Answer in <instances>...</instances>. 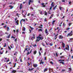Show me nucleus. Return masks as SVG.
Instances as JSON below:
<instances>
[{
    "label": "nucleus",
    "mask_w": 73,
    "mask_h": 73,
    "mask_svg": "<svg viewBox=\"0 0 73 73\" xmlns=\"http://www.w3.org/2000/svg\"><path fill=\"white\" fill-rule=\"evenodd\" d=\"M64 57V56H60V58H62Z\"/></svg>",
    "instance_id": "nucleus-48"
},
{
    "label": "nucleus",
    "mask_w": 73,
    "mask_h": 73,
    "mask_svg": "<svg viewBox=\"0 0 73 73\" xmlns=\"http://www.w3.org/2000/svg\"><path fill=\"white\" fill-rule=\"evenodd\" d=\"M30 15V13H29L27 15V16H29Z\"/></svg>",
    "instance_id": "nucleus-53"
},
{
    "label": "nucleus",
    "mask_w": 73,
    "mask_h": 73,
    "mask_svg": "<svg viewBox=\"0 0 73 73\" xmlns=\"http://www.w3.org/2000/svg\"><path fill=\"white\" fill-rule=\"evenodd\" d=\"M56 57H57V56H58V54H57V52L56 53Z\"/></svg>",
    "instance_id": "nucleus-47"
},
{
    "label": "nucleus",
    "mask_w": 73,
    "mask_h": 73,
    "mask_svg": "<svg viewBox=\"0 0 73 73\" xmlns=\"http://www.w3.org/2000/svg\"><path fill=\"white\" fill-rule=\"evenodd\" d=\"M29 1H31V3H33V0H29Z\"/></svg>",
    "instance_id": "nucleus-34"
},
{
    "label": "nucleus",
    "mask_w": 73,
    "mask_h": 73,
    "mask_svg": "<svg viewBox=\"0 0 73 73\" xmlns=\"http://www.w3.org/2000/svg\"><path fill=\"white\" fill-rule=\"evenodd\" d=\"M68 35H69V36H71L73 35L72 31H71L70 33L68 34Z\"/></svg>",
    "instance_id": "nucleus-8"
},
{
    "label": "nucleus",
    "mask_w": 73,
    "mask_h": 73,
    "mask_svg": "<svg viewBox=\"0 0 73 73\" xmlns=\"http://www.w3.org/2000/svg\"><path fill=\"white\" fill-rule=\"evenodd\" d=\"M71 24H72V23H70L68 24L69 26H70L71 25Z\"/></svg>",
    "instance_id": "nucleus-30"
},
{
    "label": "nucleus",
    "mask_w": 73,
    "mask_h": 73,
    "mask_svg": "<svg viewBox=\"0 0 73 73\" xmlns=\"http://www.w3.org/2000/svg\"><path fill=\"white\" fill-rule=\"evenodd\" d=\"M42 50V48L40 47V51H41V50Z\"/></svg>",
    "instance_id": "nucleus-52"
},
{
    "label": "nucleus",
    "mask_w": 73,
    "mask_h": 73,
    "mask_svg": "<svg viewBox=\"0 0 73 73\" xmlns=\"http://www.w3.org/2000/svg\"><path fill=\"white\" fill-rule=\"evenodd\" d=\"M37 46V45L36 44H34L33 45V46H34V47H36Z\"/></svg>",
    "instance_id": "nucleus-40"
},
{
    "label": "nucleus",
    "mask_w": 73,
    "mask_h": 73,
    "mask_svg": "<svg viewBox=\"0 0 73 73\" xmlns=\"http://www.w3.org/2000/svg\"><path fill=\"white\" fill-rule=\"evenodd\" d=\"M39 55L40 56H41V52H40V51H39Z\"/></svg>",
    "instance_id": "nucleus-51"
},
{
    "label": "nucleus",
    "mask_w": 73,
    "mask_h": 73,
    "mask_svg": "<svg viewBox=\"0 0 73 73\" xmlns=\"http://www.w3.org/2000/svg\"><path fill=\"white\" fill-rule=\"evenodd\" d=\"M15 42H17V39L16 38L15 39Z\"/></svg>",
    "instance_id": "nucleus-61"
},
{
    "label": "nucleus",
    "mask_w": 73,
    "mask_h": 73,
    "mask_svg": "<svg viewBox=\"0 0 73 73\" xmlns=\"http://www.w3.org/2000/svg\"><path fill=\"white\" fill-rule=\"evenodd\" d=\"M44 15L46 16V15H47V13H48L46 12V11H45L44 12Z\"/></svg>",
    "instance_id": "nucleus-27"
},
{
    "label": "nucleus",
    "mask_w": 73,
    "mask_h": 73,
    "mask_svg": "<svg viewBox=\"0 0 73 73\" xmlns=\"http://www.w3.org/2000/svg\"><path fill=\"white\" fill-rule=\"evenodd\" d=\"M59 64H62V65H65V63L63 62H59Z\"/></svg>",
    "instance_id": "nucleus-17"
},
{
    "label": "nucleus",
    "mask_w": 73,
    "mask_h": 73,
    "mask_svg": "<svg viewBox=\"0 0 73 73\" xmlns=\"http://www.w3.org/2000/svg\"><path fill=\"white\" fill-rule=\"evenodd\" d=\"M44 3H42L41 4L42 5V7H43L44 8H45L46 7V5H44Z\"/></svg>",
    "instance_id": "nucleus-9"
},
{
    "label": "nucleus",
    "mask_w": 73,
    "mask_h": 73,
    "mask_svg": "<svg viewBox=\"0 0 73 73\" xmlns=\"http://www.w3.org/2000/svg\"><path fill=\"white\" fill-rule=\"evenodd\" d=\"M10 29H9V27H7V31H9Z\"/></svg>",
    "instance_id": "nucleus-20"
},
{
    "label": "nucleus",
    "mask_w": 73,
    "mask_h": 73,
    "mask_svg": "<svg viewBox=\"0 0 73 73\" xmlns=\"http://www.w3.org/2000/svg\"><path fill=\"white\" fill-rule=\"evenodd\" d=\"M2 38H0V42H1V41H2Z\"/></svg>",
    "instance_id": "nucleus-59"
},
{
    "label": "nucleus",
    "mask_w": 73,
    "mask_h": 73,
    "mask_svg": "<svg viewBox=\"0 0 73 73\" xmlns=\"http://www.w3.org/2000/svg\"><path fill=\"white\" fill-rule=\"evenodd\" d=\"M37 53V51L35 50L33 54H36Z\"/></svg>",
    "instance_id": "nucleus-21"
},
{
    "label": "nucleus",
    "mask_w": 73,
    "mask_h": 73,
    "mask_svg": "<svg viewBox=\"0 0 73 73\" xmlns=\"http://www.w3.org/2000/svg\"><path fill=\"white\" fill-rule=\"evenodd\" d=\"M7 45L6 43H5L4 45V47H6V46H7Z\"/></svg>",
    "instance_id": "nucleus-37"
},
{
    "label": "nucleus",
    "mask_w": 73,
    "mask_h": 73,
    "mask_svg": "<svg viewBox=\"0 0 73 73\" xmlns=\"http://www.w3.org/2000/svg\"><path fill=\"white\" fill-rule=\"evenodd\" d=\"M52 9V7L51 6L50 7L49 10H51Z\"/></svg>",
    "instance_id": "nucleus-45"
},
{
    "label": "nucleus",
    "mask_w": 73,
    "mask_h": 73,
    "mask_svg": "<svg viewBox=\"0 0 73 73\" xmlns=\"http://www.w3.org/2000/svg\"><path fill=\"white\" fill-rule=\"evenodd\" d=\"M33 37H32L31 38V39L32 40V41H33V38L34 39H35V34H33Z\"/></svg>",
    "instance_id": "nucleus-6"
},
{
    "label": "nucleus",
    "mask_w": 73,
    "mask_h": 73,
    "mask_svg": "<svg viewBox=\"0 0 73 73\" xmlns=\"http://www.w3.org/2000/svg\"><path fill=\"white\" fill-rule=\"evenodd\" d=\"M45 71H48V69L46 68L44 69V72H45Z\"/></svg>",
    "instance_id": "nucleus-26"
},
{
    "label": "nucleus",
    "mask_w": 73,
    "mask_h": 73,
    "mask_svg": "<svg viewBox=\"0 0 73 73\" xmlns=\"http://www.w3.org/2000/svg\"><path fill=\"white\" fill-rule=\"evenodd\" d=\"M16 32L17 33H17L19 32V29H17V30Z\"/></svg>",
    "instance_id": "nucleus-50"
},
{
    "label": "nucleus",
    "mask_w": 73,
    "mask_h": 73,
    "mask_svg": "<svg viewBox=\"0 0 73 73\" xmlns=\"http://www.w3.org/2000/svg\"><path fill=\"white\" fill-rule=\"evenodd\" d=\"M30 50V48H26L24 51L23 52H25L26 50H27V51H29Z\"/></svg>",
    "instance_id": "nucleus-2"
},
{
    "label": "nucleus",
    "mask_w": 73,
    "mask_h": 73,
    "mask_svg": "<svg viewBox=\"0 0 73 73\" xmlns=\"http://www.w3.org/2000/svg\"><path fill=\"white\" fill-rule=\"evenodd\" d=\"M58 61H60V62L61 61L64 62V61H65V60H64V59H63V60L60 59V60H58Z\"/></svg>",
    "instance_id": "nucleus-19"
},
{
    "label": "nucleus",
    "mask_w": 73,
    "mask_h": 73,
    "mask_svg": "<svg viewBox=\"0 0 73 73\" xmlns=\"http://www.w3.org/2000/svg\"><path fill=\"white\" fill-rule=\"evenodd\" d=\"M47 21V20H46V18H45V19H44V21Z\"/></svg>",
    "instance_id": "nucleus-60"
},
{
    "label": "nucleus",
    "mask_w": 73,
    "mask_h": 73,
    "mask_svg": "<svg viewBox=\"0 0 73 73\" xmlns=\"http://www.w3.org/2000/svg\"><path fill=\"white\" fill-rule=\"evenodd\" d=\"M23 21L24 22H25V19H22L20 21V23L21 24V26H22V23H21V21Z\"/></svg>",
    "instance_id": "nucleus-5"
},
{
    "label": "nucleus",
    "mask_w": 73,
    "mask_h": 73,
    "mask_svg": "<svg viewBox=\"0 0 73 73\" xmlns=\"http://www.w3.org/2000/svg\"><path fill=\"white\" fill-rule=\"evenodd\" d=\"M72 3V2H71V1H70L69 3V4H71V3Z\"/></svg>",
    "instance_id": "nucleus-62"
},
{
    "label": "nucleus",
    "mask_w": 73,
    "mask_h": 73,
    "mask_svg": "<svg viewBox=\"0 0 73 73\" xmlns=\"http://www.w3.org/2000/svg\"><path fill=\"white\" fill-rule=\"evenodd\" d=\"M50 10L48 11V14H51V13H50Z\"/></svg>",
    "instance_id": "nucleus-41"
},
{
    "label": "nucleus",
    "mask_w": 73,
    "mask_h": 73,
    "mask_svg": "<svg viewBox=\"0 0 73 73\" xmlns=\"http://www.w3.org/2000/svg\"><path fill=\"white\" fill-rule=\"evenodd\" d=\"M23 4L22 3H21L20 5V6H19V9H22V8H23Z\"/></svg>",
    "instance_id": "nucleus-7"
},
{
    "label": "nucleus",
    "mask_w": 73,
    "mask_h": 73,
    "mask_svg": "<svg viewBox=\"0 0 73 73\" xmlns=\"http://www.w3.org/2000/svg\"><path fill=\"white\" fill-rule=\"evenodd\" d=\"M67 46L68 47H66V48L64 49V51H65V52H66V50H65L66 49L67 50H69V45H67Z\"/></svg>",
    "instance_id": "nucleus-1"
},
{
    "label": "nucleus",
    "mask_w": 73,
    "mask_h": 73,
    "mask_svg": "<svg viewBox=\"0 0 73 73\" xmlns=\"http://www.w3.org/2000/svg\"><path fill=\"white\" fill-rule=\"evenodd\" d=\"M65 70H62V72H64L65 71Z\"/></svg>",
    "instance_id": "nucleus-64"
},
{
    "label": "nucleus",
    "mask_w": 73,
    "mask_h": 73,
    "mask_svg": "<svg viewBox=\"0 0 73 73\" xmlns=\"http://www.w3.org/2000/svg\"><path fill=\"white\" fill-rule=\"evenodd\" d=\"M33 66L34 68H36L37 66V64H33Z\"/></svg>",
    "instance_id": "nucleus-12"
},
{
    "label": "nucleus",
    "mask_w": 73,
    "mask_h": 73,
    "mask_svg": "<svg viewBox=\"0 0 73 73\" xmlns=\"http://www.w3.org/2000/svg\"><path fill=\"white\" fill-rule=\"evenodd\" d=\"M11 34H10L7 36L8 38H10V37H11Z\"/></svg>",
    "instance_id": "nucleus-28"
},
{
    "label": "nucleus",
    "mask_w": 73,
    "mask_h": 73,
    "mask_svg": "<svg viewBox=\"0 0 73 73\" xmlns=\"http://www.w3.org/2000/svg\"><path fill=\"white\" fill-rule=\"evenodd\" d=\"M44 60H46V57H44Z\"/></svg>",
    "instance_id": "nucleus-58"
},
{
    "label": "nucleus",
    "mask_w": 73,
    "mask_h": 73,
    "mask_svg": "<svg viewBox=\"0 0 73 73\" xmlns=\"http://www.w3.org/2000/svg\"><path fill=\"white\" fill-rule=\"evenodd\" d=\"M54 3V2H52V3L51 5V7H54V4H53Z\"/></svg>",
    "instance_id": "nucleus-18"
},
{
    "label": "nucleus",
    "mask_w": 73,
    "mask_h": 73,
    "mask_svg": "<svg viewBox=\"0 0 73 73\" xmlns=\"http://www.w3.org/2000/svg\"><path fill=\"white\" fill-rule=\"evenodd\" d=\"M25 29H25V28L24 27H23V31H25Z\"/></svg>",
    "instance_id": "nucleus-22"
},
{
    "label": "nucleus",
    "mask_w": 73,
    "mask_h": 73,
    "mask_svg": "<svg viewBox=\"0 0 73 73\" xmlns=\"http://www.w3.org/2000/svg\"><path fill=\"white\" fill-rule=\"evenodd\" d=\"M16 64H17L16 63L15 64V65H14V68H15V67L16 66Z\"/></svg>",
    "instance_id": "nucleus-56"
},
{
    "label": "nucleus",
    "mask_w": 73,
    "mask_h": 73,
    "mask_svg": "<svg viewBox=\"0 0 73 73\" xmlns=\"http://www.w3.org/2000/svg\"><path fill=\"white\" fill-rule=\"evenodd\" d=\"M49 45H50V46H53V44L51 43H50V44H49Z\"/></svg>",
    "instance_id": "nucleus-31"
},
{
    "label": "nucleus",
    "mask_w": 73,
    "mask_h": 73,
    "mask_svg": "<svg viewBox=\"0 0 73 73\" xmlns=\"http://www.w3.org/2000/svg\"><path fill=\"white\" fill-rule=\"evenodd\" d=\"M31 1H29V5H31Z\"/></svg>",
    "instance_id": "nucleus-38"
},
{
    "label": "nucleus",
    "mask_w": 73,
    "mask_h": 73,
    "mask_svg": "<svg viewBox=\"0 0 73 73\" xmlns=\"http://www.w3.org/2000/svg\"><path fill=\"white\" fill-rule=\"evenodd\" d=\"M59 8L60 9V10H62V7H61L60 6L59 7Z\"/></svg>",
    "instance_id": "nucleus-36"
},
{
    "label": "nucleus",
    "mask_w": 73,
    "mask_h": 73,
    "mask_svg": "<svg viewBox=\"0 0 73 73\" xmlns=\"http://www.w3.org/2000/svg\"><path fill=\"white\" fill-rule=\"evenodd\" d=\"M29 31H30V33H31V32H32V31H31V29H29Z\"/></svg>",
    "instance_id": "nucleus-54"
},
{
    "label": "nucleus",
    "mask_w": 73,
    "mask_h": 73,
    "mask_svg": "<svg viewBox=\"0 0 73 73\" xmlns=\"http://www.w3.org/2000/svg\"><path fill=\"white\" fill-rule=\"evenodd\" d=\"M49 70L50 71V70H51V72H52L53 71V70H52V68H49Z\"/></svg>",
    "instance_id": "nucleus-33"
},
{
    "label": "nucleus",
    "mask_w": 73,
    "mask_h": 73,
    "mask_svg": "<svg viewBox=\"0 0 73 73\" xmlns=\"http://www.w3.org/2000/svg\"><path fill=\"white\" fill-rule=\"evenodd\" d=\"M39 38L40 40H42L43 39H44V38H43V37L42 36L41 37H40V36H41V34H40L39 35Z\"/></svg>",
    "instance_id": "nucleus-4"
},
{
    "label": "nucleus",
    "mask_w": 73,
    "mask_h": 73,
    "mask_svg": "<svg viewBox=\"0 0 73 73\" xmlns=\"http://www.w3.org/2000/svg\"><path fill=\"white\" fill-rule=\"evenodd\" d=\"M42 45L43 46H45V45L44 44V43H42Z\"/></svg>",
    "instance_id": "nucleus-29"
},
{
    "label": "nucleus",
    "mask_w": 73,
    "mask_h": 73,
    "mask_svg": "<svg viewBox=\"0 0 73 73\" xmlns=\"http://www.w3.org/2000/svg\"><path fill=\"white\" fill-rule=\"evenodd\" d=\"M55 21H56L55 20H54V21H53L52 22L54 23H55Z\"/></svg>",
    "instance_id": "nucleus-57"
},
{
    "label": "nucleus",
    "mask_w": 73,
    "mask_h": 73,
    "mask_svg": "<svg viewBox=\"0 0 73 73\" xmlns=\"http://www.w3.org/2000/svg\"><path fill=\"white\" fill-rule=\"evenodd\" d=\"M58 34H57V35H56L54 36V40H56V38H57V36H58Z\"/></svg>",
    "instance_id": "nucleus-13"
},
{
    "label": "nucleus",
    "mask_w": 73,
    "mask_h": 73,
    "mask_svg": "<svg viewBox=\"0 0 73 73\" xmlns=\"http://www.w3.org/2000/svg\"><path fill=\"white\" fill-rule=\"evenodd\" d=\"M54 16V14H53L51 15V17H53V16Z\"/></svg>",
    "instance_id": "nucleus-46"
},
{
    "label": "nucleus",
    "mask_w": 73,
    "mask_h": 73,
    "mask_svg": "<svg viewBox=\"0 0 73 73\" xmlns=\"http://www.w3.org/2000/svg\"><path fill=\"white\" fill-rule=\"evenodd\" d=\"M69 71L71 72V71L72 70V68H69Z\"/></svg>",
    "instance_id": "nucleus-35"
},
{
    "label": "nucleus",
    "mask_w": 73,
    "mask_h": 73,
    "mask_svg": "<svg viewBox=\"0 0 73 73\" xmlns=\"http://www.w3.org/2000/svg\"><path fill=\"white\" fill-rule=\"evenodd\" d=\"M50 64H53V62H52V61H50Z\"/></svg>",
    "instance_id": "nucleus-44"
},
{
    "label": "nucleus",
    "mask_w": 73,
    "mask_h": 73,
    "mask_svg": "<svg viewBox=\"0 0 73 73\" xmlns=\"http://www.w3.org/2000/svg\"><path fill=\"white\" fill-rule=\"evenodd\" d=\"M59 38L61 39H62V38H63V36H62V35H60L59 36Z\"/></svg>",
    "instance_id": "nucleus-23"
},
{
    "label": "nucleus",
    "mask_w": 73,
    "mask_h": 73,
    "mask_svg": "<svg viewBox=\"0 0 73 73\" xmlns=\"http://www.w3.org/2000/svg\"><path fill=\"white\" fill-rule=\"evenodd\" d=\"M9 7H10V9H12L13 8V6H12L11 5H10L9 6Z\"/></svg>",
    "instance_id": "nucleus-16"
},
{
    "label": "nucleus",
    "mask_w": 73,
    "mask_h": 73,
    "mask_svg": "<svg viewBox=\"0 0 73 73\" xmlns=\"http://www.w3.org/2000/svg\"><path fill=\"white\" fill-rule=\"evenodd\" d=\"M19 21L18 20H17V21H15V23L17 24V25H19Z\"/></svg>",
    "instance_id": "nucleus-15"
},
{
    "label": "nucleus",
    "mask_w": 73,
    "mask_h": 73,
    "mask_svg": "<svg viewBox=\"0 0 73 73\" xmlns=\"http://www.w3.org/2000/svg\"><path fill=\"white\" fill-rule=\"evenodd\" d=\"M45 33L46 34H47V35H48V34H49V33H48V30L47 29H46L45 30Z\"/></svg>",
    "instance_id": "nucleus-11"
},
{
    "label": "nucleus",
    "mask_w": 73,
    "mask_h": 73,
    "mask_svg": "<svg viewBox=\"0 0 73 73\" xmlns=\"http://www.w3.org/2000/svg\"><path fill=\"white\" fill-rule=\"evenodd\" d=\"M8 48L9 49V50H11V47H10L9 46H8Z\"/></svg>",
    "instance_id": "nucleus-43"
},
{
    "label": "nucleus",
    "mask_w": 73,
    "mask_h": 73,
    "mask_svg": "<svg viewBox=\"0 0 73 73\" xmlns=\"http://www.w3.org/2000/svg\"><path fill=\"white\" fill-rule=\"evenodd\" d=\"M40 40V36H39L37 37V39L36 40V42H37V41L38 42Z\"/></svg>",
    "instance_id": "nucleus-3"
},
{
    "label": "nucleus",
    "mask_w": 73,
    "mask_h": 73,
    "mask_svg": "<svg viewBox=\"0 0 73 73\" xmlns=\"http://www.w3.org/2000/svg\"><path fill=\"white\" fill-rule=\"evenodd\" d=\"M40 14H41V15H42V11H41L40 12Z\"/></svg>",
    "instance_id": "nucleus-42"
},
{
    "label": "nucleus",
    "mask_w": 73,
    "mask_h": 73,
    "mask_svg": "<svg viewBox=\"0 0 73 73\" xmlns=\"http://www.w3.org/2000/svg\"><path fill=\"white\" fill-rule=\"evenodd\" d=\"M17 53V52H15L14 54V56H15V55H16V54H17V53Z\"/></svg>",
    "instance_id": "nucleus-49"
},
{
    "label": "nucleus",
    "mask_w": 73,
    "mask_h": 73,
    "mask_svg": "<svg viewBox=\"0 0 73 73\" xmlns=\"http://www.w3.org/2000/svg\"><path fill=\"white\" fill-rule=\"evenodd\" d=\"M57 5H56L55 6V7H54V8L53 9V10H54V9H56V7H57Z\"/></svg>",
    "instance_id": "nucleus-32"
},
{
    "label": "nucleus",
    "mask_w": 73,
    "mask_h": 73,
    "mask_svg": "<svg viewBox=\"0 0 73 73\" xmlns=\"http://www.w3.org/2000/svg\"><path fill=\"white\" fill-rule=\"evenodd\" d=\"M16 72H17V71H16V70H13L12 71V73H16Z\"/></svg>",
    "instance_id": "nucleus-14"
},
{
    "label": "nucleus",
    "mask_w": 73,
    "mask_h": 73,
    "mask_svg": "<svg viewBox=\"0 0 73 73\" xmlns=\"http://www.w3.org/2000/svg\"><path fill=\"white\" fill-rule=\"evenodd\" d=\"M42 31V29H40L38 30V32H41Z\"/></svg>",
    "instance_id": "nucleus-25"
},
{
    "label": "nucleus",
    "mask_w": 73,
    "mask_h": 73,
    "mask_svg": "<svg viewBox=\"0 0 73 73\" xmlns=\"http://www.w3.org/2000/svg\"><path fill=\"white\" fill-rule=\"evenodd\" d=\"M62 42V46L63 48H65V43H63Z\"/></svg>",
    "instance_id": "nucleus-10"
},
{
    "label": "nucleus",
    "mask_w": 73,
    "mask_h": 73,
    "mask_svg": "<svg viewBox=\"0 0 73 73\" xmlns=\"http://www.w3.org/2000/svg\"><path fill=\"white\" fill-rule=\"evenodd\" d=\"M3 52H4V50H3L2 51V52H1V51H0V54H3Z\"/></svg>",
    "instance_id": "nucleus-24"
},
{
    "label": "nucleus",
    "mask_w": 73,
    "mask_h": 73,
    "mask_svg": "<svg viewBox=\"0 0 73 73\" xmlns=\"http://www.w3.org/2000/svg\"><path fill=\"white\" fill-rule=\"evenodd\" d=\"M13 38L14 39L15 38L13 36H12L11 38Z\"/></svg>",
    "instance_id": "nucleus-55"
},
{
    "label": "nucleus",
    "mask_w": 73,
    "mask_h": 73,
    "mask_svg": "<svg viewBox=\"0 0 73 73\" xmlns=\"http://www.w3.org/2000/svg\"><path fill=\"white\" fill-rule=\"evenodd\" d=\"M29 27L31 29V30H33V27H31L29 26Z\"/></svg>",
    "instance_id": "nucleus-39"
},
{
    "label": "nucleus",
    "mask_w": 73,
    "mask_h": 73,
    "mask_svg": "<svg viewBox=\"0 0 73 73\" xmlns=\"http://www.w3.org/2000/svg\"><path fill=\"white\" fill-rule=\"evenodd\" d=\"M17 19V18H15V21H16V20Z\"/></svg>",
    "instance_id": "nucleus-63"
}]
</instances>
